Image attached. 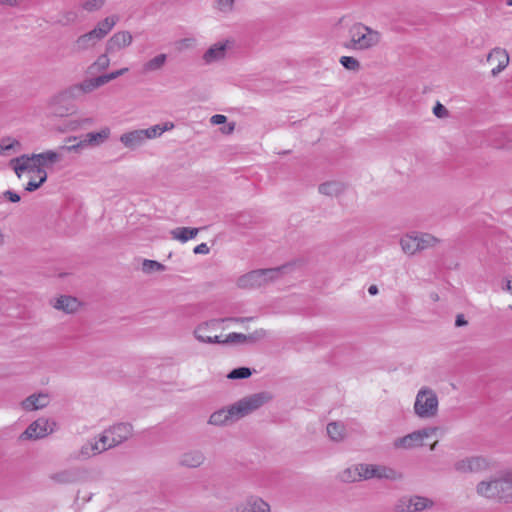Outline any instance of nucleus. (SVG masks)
I'll return each mask as SVG.
<instances>
[{"label": "nucleus", "mask_w": 512, "mask_h": 512, "mask_svg": "<svg viewBox=\"0 0 512 512\" xmlns=\"http://www.w3.org/2000/svg\"><path fill=\"white\" fill-rule=\"evenodd\" d=\"M433 113L438 118H444L448 116V110L441 103L437 102L433 108Z\"/></svg>", "instance_id": "obj_51"}, {"label": "nucleus", "mask_w": 512, "mask_h": 512, "mask_svg": "<svg viewBox=\"0 0 512 512\" xmlns=\"http://www.w3.org/2000/svg\"><path fill=\"white\" fill-rule=\"evenodd\" d=\"M48 167L49 166H41L36 170V173H33L35 178H38L37 184L27 183V185L25 186V191L33 192L40 188L42 184L46 182L48 175L45 168Z\"/></svg>", "instance_id": "obj_37"}, {"label": "nucleus", "mask_w": 512, "mask_h": 512, "mask_svg": "<svg viewBox=\"0 0 512 512\" xmlns=\"http://www.w3.org/2000/svg\"><path fill=\"white\" fill-rule=\"evenodd\" d=\"M455 470L461 473H469L470 472V464H469V458L462 459L457 461L454 464Z\"/></svg>", "instance_id": "obj_50"}, {"label": "nucleus", "mask_w": 512, "mask_h": 512, "mask_svg": "<svg viewBox=\"0 0 512 512\" xmlns=\"http://www.w3.org/2000/svg\"><path fill=\"white\" fill-rule=\"evenodd\" d=\"M105 3V0H86L82 7L88 12L99 10Z\"/></svg>", "instance_id": "obj_47"}, {"label": "nucleus", "mask_w": 512, "mask_h": 512, "mask_svg": "<svg viewBox=\"0 0 512 512\" xmlns=\"http://www.w3.org/2000/svg\"><path fill=\"white\" fill-rule=\"evenodd\" d=\"M128 71V68L125 67V68H121L119 70H116V71H113V72H110L108 74H104V75H100L102 80H103V83L104 85L107 84L108 82L124 75L126 72Z\"/></svg>", "instance_id": "obj_48"}, {"label": "nucleus", "mask_w": 512, "mask_h": 512, "mask_svg": "<svg viewBox=\"0 0 512 512\" xmlns=\"http://www.w3.org/2000/svg\"><path fill=\"white\" fill-rule=\"evenodd\" d=\"M487 62L495 65L491 70L492 76L495 77L508 66L509 55L505 49L497 47L489 52L487 55Z\"/></svg>", "instance_id": "obj_16"}, {"label": "nucleus", "mask_w": 512, "mask_h": 512, "mask_svg": "<svg viewBox=\"0 0 512 512\" xmlns=\"http://www.w3.org/2000/svg\"><path fill=\"white\" fill-rule=\"evenodd\" d=\"M100 41L97 34L91 30L76 38L72 45V52L76 54L83 53L94 48Z\"/></svg>", "instance_id": "obj_17"}, {"label": "nucleus", "mask_w": 512, "mask_h": 512, "mask_svg": "<svg viewBox=\"0 0 512 512\" xmlns=\"http://www.w3.org/2000/svg\"><path fill=\"white\" fill-rule=\"evenodd\" d=\"M479 496L500 502L512 503V469L501 472L489 480H483L476 486Z\"/></svg>", "instance_id": "obj_2"}, {"label": "nucleus", "mask_w": 512, "mask_h": 512, "mask_svg": "<svg viewBox=\"0 0 512 512\" xmlns=\"http://www.w3.org/2000/svg\"><path fill=\"white\" fill-rule=\"evenodd\" d=\"M132 41L133 36L129 31H118L107 40L105 50L107 54L113 55L130 46Z\"/></svg>", "instance_id": "obj_12"}, {"label": "nucleus", "mask_w": 512, "mask_h": 512, "mask_svg": "<svg viewBox=\"0 0 512 512\" xmlns=\"http://www.w3.org/2000/svg\"><path fill=\"white\" fill-rule=\"evenodd\" d=\"M4 197L13 203H17L20 201L19 194L11 190H7L6 192H4Z\"/></svg>", "instance_id": "obj_53"}, {"label": "nucleus", "mask_w": 512, "mask_h": 512, "mask_svg": "<svg viewBox=\"0 0 512 512\" xmlns=\"http://www.w3.org/2000/svg\"><path fill=\"white\" fill-rule=\"evenodd\" d=\"M438 444V441H435L431 446H430V450H435L436 448V445Z\"/></svg>", "instance_id": "obj_64"}, {"label": "nucleus", "mask_w": 512, "mask_h": 512, "mask_svg": "<svg viewBox=\"0 0 512 512\" xmlns=\"http://www.w3.org/2000/svg\"><path fill=\"white\" fill-rule=\"evenodd\" d=\"M327 433L331 440L335 442H340L344 440L346 436L345 425L341 422H330L327 425Z\"/></svg>", "instance_id": "obj_29"}, {"label": "nucleus", "mask_w": 512, "mask_h": 512, "mask_svg": "<svg viewBox=\"0 0 512 512\" xmlns=\"http://www.w3.org/2000/svg\"><path fill=\"white\" fill-rule=\"evenodd\" d=\"M467 324H468V322L464 318L463 314H459V315L456 316V320H455V326L456 327L466 326Z\"/></svg>", "instance_id": "obj_57"}, {"label": "nucleus", "mask_w": 512, "mask_h": 512, "mask_svg": "<svg viewBox=\"0 0 512 512\" xmlns=\"http://www.w3.org/2000/svg\"><path fill=\"white\" fill-rule=\"evenodd\" d=\"M53 307L57 310L70 314L78 310L79 301L75 297L62 295L55 300Z\"/></svg>", "instance_id": "obj_24"}, {"label": "nucleus", "mask_w": 512, "mask_h": 512, "mask_svg": "<svg viewBox=\"0 0 512 512\" xmlns=\"http://www.w3.org/2000/svg\"><path fill=\"white\" fill-rule=\"evenodd\" d=\"M234 129H235V123H231L227 127V130H223V132L226 133V134H230V133H232L234 131Z\"/></svg>", "instance_id": "obj_61"}, {"label": "nucleus", "mask_w": 512, "mask_h": 512, "mask_svg": "<svg viewBox=\"0 0 512 512\" xmlns=\"http://www.w3.org/2000/svg\"><path fill=\"white\" fill-rule=\"evenodd\" d=\"M198 232L199 228L177 227L171 231V236L173 239L184 243L190 239L195 238Z\"/></svg>", "instance_id": "obj_28"}, {"label": "nucleus", "mask_w": 512, "mask_h": 512, "mask_svg": "<svg viewBox=\"0 0 512 512\" xmlns=\"http://www.w3.org/2000/svg\"><path fill=\"white\" fill-rule=\"evenodd\" d=\"M340 63L345 69L349 71L357 72L361 68L360 62L351 56H342L340 58Z\"/></svg>", "instance_id": "obj_42"}, {"label": "nucleus", "mask_w": 512, "mask_h": 512, "mask_svg": "<svg viewBox=\"0 0 512 512\" xmlns=\"http://www.w3.org/2000/svg\"><path fill=\"white\" fill-rule=\"evenodd\" d=\"M285 268L286 266L284 265L276 268L257 269L250 271L238 278L237 285L242 289H255L265 286L279 279L282 270Z\"/></svg>", "instance_id": "obj_5"}, {"label": "nucleus", "mask_w": 512, "mask_h": 512, "mask_svg": "<svg viewBox=\"0 0 512 512\" xmlns=\"http://www.w3.org/2000/svg\"><path fill=\"white\" fill-rule=\"evenodd\" d=\"M246 342V335L242 333H230L220 344H239Z\"/></svg>", "instance_id": "obj_45"}, {"label": "nucleus", "mask_w": 512, "mask_h": 512, "mask_svg": "<svg viewBox=\"0 0 512 512\" xmlns=\"http://www.w3.org/2000/svg\"><path fill=\"white\" fill-rule=\"evenodd\" d=\"M469 464H470V472H480L488 468V461L480 456L476 457H470L469 458Z\"/></svg>", "instance_id": "obj_40"}, {"label": "nucleus", "mask_w": 512, "mask_h": 512, "mask_svg": "<svg viewBox=\"0 0 512 512\" xmlns=\"http://www.w3.org/2000/svg\"><path fill=\"white\" fill-rule=\"evenodd\" d=\"M437 431V428H424L414 431L394 441L395 448L411 449L423 445V440Z\"/></svg>", "instance_id": "obj_10"}, {"label": "nucleus", "mask_w": 512, "mask_h": 512, "mask_svg": "<svg viewBox=\"0 0 512 512\" xmlns=\"http://www.w3.org/2000/svg\"><path fill=\"white\" fill-rule=\"evenodd\" d=\"M272 399L269 392H259L244 397L227 408L213 412L208 423L215 426H227L256 411Z\"/></svg>", "instance_id": "obj_1"}, {"label": "nucleus", "mask_w": 512, "mask_h": 512, "mask_svg": "<svg viewBox=\"0 0 512 512\" xmlns=\"http://www.w3.org/2000/svg\"><path fill=\"white\" fill-rule=\"evenodd\" d=\"M93 440L99 447V454L116 447L113 445L110 435L106 433V429L98 436V438H94Z\"/></svg>", "instance_id": "obj_38"}, {"label": "nucleus", "mask_w": 512, "mask_h": 512, "mask_svg": "<svg viewBox=\"0 0 512 512\" xmlns=\"http://www.w3.org/2000/svg\"><path fill=\"white\" fill-rule=\"evenodd\" d=\"M21 404L26 411L42 409L49 404V396L45 393L32 394L24 399Z\"/></svg>", "instance_id": "obj_21"}, {"label": "nucleus", "mask_w": 512, "mask_h": 512, "mask_svg": "<svg viewBox=\"0 0 512 512\" xmlns=\"http://www.w3.org/2000/svg\"><path fill=\"white\" fill-rule=\"evenodd\" d=\"M417 241H419V252L428 248H432L440 243V239L429 233H416Z\"/></svg>", "instance_id": "obj_35"}, {"label": "nucleus", "mask_w": 512, "mask_h": 512, "mask_svg": "<svg viewBox=\"0 0 512 512\" xmlns=\"http://www.w3.org/2000/svg\"><path fill=\"white\" fill-rule=\"evenodd\" d=\"M55 422L46 418H38L32 422L19 436L20 440H37L44 438L54 431Z\"/></svg>", "instance_id": "obj_8"}, {"label": "nucleus", "mask_w": 512, "mask_h": 512, "mask_svg": "<svg viewBox=\"0 0 512 512\" xmlns=\"http://www.w3.org/2000/svg\"><path fill=\"white\" fill-rule=\"evenodd\" d=\"M503 289H505L507 291H512V281L511 280H507L506 281V285H505V287Z\"/></svg>", "instance_id": "obj_62"}, {"label": "nucleus", "mask_w": 512, "mask_h": 512, "mask_svg": "<svg viewBox=\"0 0 512 512\" xmlns=\"http://www.w3.org/2000/svg\"><path fill=\"white\" fill-rule=\"evenodd\" d=\"M96 455H99V447L97 446V443H95L92 439L81 446L75 459L86 460Z\"/></svg>", "instance_id": "obj_31"}, {"label": "nucleus", "mask_w": 512, "mask_h": 512, "mask_svg": "<svg viewBox=\"0 0 512 512\" xmlns=\"http://www.w3.org/2000/svg\"><path fill=\"white\" fill-rule=\"evenodd\" d=\"M80 477L79 470L76 468H69L52 473L49 478L57 484H71L78 481Z\"/></svg>", "instance_id": "obj_23"}, {"label": "nucleus", "mask_w": 512, "mask_h": 512, "mask_svg": "<svg viewBox=\"0 0 512 512\" xmlns=\"http://www.w3.org/2000/svg\"><path fill=\"white\" fill-rule=\"evenodd\" d=\"M206 460L204 453L200 450H189L179 457V465L186 468H198Z\"/></svg>", "instance_id": "obj_18"}, {"label": "nucleus", "mask_w": 512, "mask_h": 512, "mask_svg": "<svg viewBox=\"0 0 512 512\" xmlns=\"http://www.w3.org/2000/svg\"><path fill=\"white\" fill-rule=\"evenodd\" d=\"M166 61H167L166 54L162 53V54L156 55L155 57H153L152 59H150L149 61H147L143 64V67H142L143 73H149V72L161 70L164 67V65L166 64Z\"/></svg>", "instance_id": "obj_30"}, {"label": "nucleus", "mask_w": 512, "mask_h": 512, "mask_svg": "<svg viewBox=\"0 0 512 512\" xmlns=\"http://www.w3.org/2000/svg\"><path fill=\"white\" fill-rule=\"evenodd\" d=\"M375 470V478L378 479H388V480H400L402 479V474L397 472L395 469L382 466V465H374Z\"/></svg>", "instance_id": "obj_33"}, {"label": "nucleus", "mask_w": 512, "mask_h": 512, "mask_svg": "<svg viewBox=\"0 0 512 512\" xmlns=\"http://www.w3.org/2000/svg\"><path fill=\"white\" fill-rule=\"evenodd\" d=\"M241 512H271V507L261 497L251 495L242 502Z\"/></svg>", "instance_id": "obj_19"}, {"label": "nucleus", "mask_w": 512, "mask_h": 512, "mask_svg": "<svg viewBox=\"0 0 512 512\" xmlns=\"http://www.w3.org/2000/svg\"><path fill=\"white\" fill-rule=\"evenodd\" d=\"M209 251H210V249L206 243H201V244L197 245L193 250V252L195 254H208Z\"/></svg>", "instance_id": "obj_55"}, {"label": "nucleus", "mask_w": 512, "mask_h": 512, "mask_svg": "<svg viewBox=\"0 0 512 512\" xmlns=\"http://www.w3.org/2000/svg\"><path fill=\"white\" fill-rule=\"evenodd\" d=\"M142 270L145 273H152L165 270V266L155 260L145 259L142 264Z\"/></svg>", "instance_id": "obj_43"}, {"label": "nucleus", "mask_w": 512, "mask_h": 512, "mask_svg": "<svg viewBox=\"0 0 512 512\" xmlns=\"http://www.w3.org/2000/svg\"><path fill=\"white\" fill-rule=\"evenodd\" d=\"M252 375V370L248 367H238L229 372L227 378L236 379H247Z\"/></svg>", "instance_id": "obj_41"}, {"label": "nucleus", "mask_w": 512, "mask_h": 512, "mask_svg": "<svg viewBox=\"0 0 512 512\" xmlns=\"http://www.w3.org/2000/svg\"><path fill=\"white\" fill-rule=\"evenodd\" d=\"M15 146H20L19 141L11 138H3L0 142V155H8V152Z\"/></svg>", "instance_id": "obj_44"}, {"label": "nucleus", "mask_w": 512, "mask_h": 512, "mask_svg": "<svg viewBox=\"0 0 512 512\" xmlns=\"http://www.w3.org/2000/svg\"><path fill=\"white\" fill-rule=\"evenodd\" d=\"M357 469L359 472V481L375 478L374 464L360 463L357 464Z\"/></svg>", "instance_id": "obj_39"}, {"label": "nucleus", "mask_w": 512, "mask_h": 512, "mask_svg": "<svg viewBox=\"0 0 512 512\" xmlns=\"http://www.w3.org/2000/svg\"><path fill=\"white\" fill-rule=\"evenodd\" d=\"M103 85V80L99 75L94 78H87L78 84L70 86L67 88V93L70 94V96L73 98L77 99L85 94L91 93Z\"/></svg>", "instance_id": "obj_14"}, {"label": "nucleus", "mask_w": 512, "mask_h": 512, "mask_svg": "<svg viewBox=\"0 0 512 512\" xmlns=\"http://www.w3.org/2000/svg\"><path fill=\"white\" fill-rule=\"evenodd\" d=\"M350 41L345 47L352 50H367L380 42V33L372 28L356 23L349 30Z\"/></svg>", "instance_id": "obj_4"}, {"label": "nucleus", "mask_w": 512, "mask_h": 512, "mask_svg": "<svg viewBox=\"0 0 512 512\" xmlns=\"http://www.w3.org/2000/svg\"><path fill=\"white\" fill-rule=\"evenodd\" d=\"M174 124L172 122H166L164 125H154L147 129H142L145 140L153 139L161 136L164 132L172 130Z\"/></svg>", "instance_id": "obj_32"}, {"label": "nucleus", "mask_w": 512, "mask_h": 512, "mask_svg": "<svg viewBox=\"0 0 512 512\" xmlns=\"http://www.w3.org/2000/svg\"><path fill=\"white\" fill-rule=\"evenodd\" d=\"M220 319H211L209 321L199 324L194 330L195 338L202 343L207 344H220L221 338L218 335L212 336L211 334L217 330Z\"/></svg>", "instance_id": "obj_11"}, {"label": "nucleus", "mask_w": 512, "mask_h": 512, "mask_svg": "<svg viewBox=\"0 0 512 512\" xmlns=\"http://www.w3.org/2000/svg\"><path fill=\"white\" fill-rule=\"evenodd\" d=\"M400 245L404 253L414 255L419 252V241H417L416 233L406 234L400 240Z\"/></svg>", "instance_id": "obj_27"}, {"label": "nucleus", "mask_w": 512, "mask_h": 512, "mask_svg": "<svg viewBox=\"0 0 512 512\" xmlns=\"http://www.w3.org/2000/svg\"><path fill=\"white\" fill-rule=\"evenodd\" d=\"M439 400L434 390L429 387L421 388L415 399L414 412L423 419L433 418L438 413Z\"/></svg>", "instance_id": "obj_7"}, {"label": "nucleus", "mask_w": 512, "mask_h": 512, "mask_svg": "<svg viewBox=\"0 0 512 512\" xmlns=\"http://www.w3.org/2000/svg\"><path fill=\"white\" fill-rule=\"evenodd\" d=\"M368 292L370 295H376L378 293V287L376 285H371L368 288Z\"/></svg>", "instance_id": "obj_59"}, {"label": "nucleus", "mask_w": 512, "mask_h": 512, "mask_svg": "<svg viewBox=\"0 0 512 512\" xmlns=\"http://www.w3.org/2000/svg\"><path fill=\"white\" fill-rule=\"evenodd\" d=\"M118 21L119 17L117 15L108 16L100 22H98L96 27L92 30L97 34L100 40H103L114 28Z\"/></svg>", "instance_id": "obj_25"}, {"label": "nucleus", "mask_w": 512, "mask_h": 512, "mask_svg": "<svg viewBox=\"0 0 512 512\" xmlns=\"http://www.w3.org/2000/svg\"><path fill=\"white\" fill-rule=\"evenodd\" d=\"M229 41L213 44L203 55L206 64L219 61L225 57Z\"/></svg>", "instance_id": "obj_22"}, {"label": "nucleus", "mask_w": 512, "mask_h": 512, "mask_svg": "<svg viewBox=\"0 0 512 512\" xmlns=\"http://www.w3.org/2000/svg\"><path fill=\"white\" fill-rule=\"evenodd\" d=\"M16 3H17V0H0L1 5L14 6V5H16Z\"/></svg>", "instance_id": "obj_58"}, {"label": "nucleus", "mask_w": 512, "mask_h": 512, "mask_svg": "<svg viewBox=\"0 0 512 512\" xmlns=\"http://www.w3.org/2000/svg\"><path fill=\"white\" fill-rule=\"evenodd\" d=\"M433 501L423 496H403L397 500L394 510L396 512H420L431 508Z\"/></svg>", "instance_id": "obj_9"}, {"label": "nucleus", "mask_w": 512, "mask_h": 512, "mask_svg": "<svg viewBox=\"0 0 512 512\" xmlns=\"http://www.w3.org/2000/svg\"><path fill=\"white\" fill-rule=\"evenodd\" d=\"M358 476L357 465H353L342 470L338 475V479L343 483H354L359 482Z\"/></svg>", "instance_id": "obj_36"}, {"label": "nucleus", "mask_w": 512, "mask_h": 512, "mask_svg": "<svg viewBox=\"0 0 512 512\" xmlns=\"http://www.w3.org/2000/svg\"><path fill=\"white\" fill-rule=\"evenodd\" d=\"M4 242H5V235L2 232V230L0 229V247L4 244Z\"/></svg>", "instance_id": "obj_63"}, {"label": "nucleus", "mask_w": 512, "mask_h": 512, "mask_svg": "<svg viewBox=\"0 0 512 512\" xmlns=\"http://www.w3.org/2000/svg\"><path fill=\"white\" fill-rule=\"evenodd\" d=\"M69 99L74 98L67 93V89L51 97L48 102L50 112L59 117L69 115L72 110V107L66 103Z\"/></svg>", "instance_id": "obj_13"}, {"label": "nucleus", "mask_w": 512, "mask_h": 512, "mask_svg": "<svg viewBox=\"0 0 512 512\" xmlns=\"http://www.w3.org/2000/svg\"><path fill=\"white\" fill-rule=\"evenodd\" d=\"M235 0H216V9L222 13L228 14L234 10Z\"/></svg>", "instance_id": "obj_46"}, {"label": "nucleus", "mask_w": 512, "mask_h": 512, "mask_svg": "<svg viewBox=\"0 0 512 512\" xmlns=\"http://www.w3.org/2000/svg\"><path fill=\"white\" fill-rule=\"evenodd\" d=\"M266 336V331L264 329H258L253 333L246 335V342L255 343L258 340L263 339Z\"/></svg>", "instance_id": "obj_49"}, {"label": "nucleus", "mask_w": 512, "mask_h": 512, "mask_svg": "<svg viewBox=\"0 0 512 512\" xmlns=\"http://www.w3.org/2000/svg\"><path fill=\"white\" fill-rule=\"evenodd\" d=\"M93 123V119L92 118H84L80 121H73L70 123L69 125V128L70 130H76L78 129L79 127L81 126H87V125H91Z\"/></svg>", "instance_id": "obj_52"}, {"label": "nucleus", "mask_w": 512, "mask_h": 512, "mask_svg": "<svg viewBox=\"0 0 512 512\" xmlns=\"http://www.w3.org/2000/svg\"><path fill=\"white\" fill-rule=\"evenodd\" d=\"M62 151L47 150L39 154H23L19 157L10 160V166L15 171L18 178L23 173H36V170L41 166H52L53 164L61 161Z\"/></svg>", "instance_id": "obj_3"}, {"label": "nucleus", "mask_w": 512, "mask_h": 512, "mask_svg": "<svg viewBox=\"0 0 512 512\" xmlns=\"http://www.w3.org/2000/svg\"><path fill=\"white\" fill-rule=\"evenodd\" d=\"M109 55L105 51L103 54L99 55L97 59L89 65L88 73L89 74H97L104 70H106L110 66Z\"/></svg>", "instance_id": "obj_34"}, {"label": "nucleus", "mask_w": 512, "mask_h": 512, "mask_svg": "<svg viewBox=\"0 0 512 512\" xmlns=\"http://www.w3.org/2000/svg\"><path fill=\"white\" fill-rule=\"evenodd\" d=\"M142 129L129 131L120 136V142L129 149H136L145 143Z\"/></svg>", "instance_id": "obj_20"}, {"label": "nucleus", "mask_w": 512, "mask_h": 512, "mask_svg": "<svg viewBox=\"0 0 512 512\" xmlns=\"http://www.w3.org/2000/svg\"><path fill=\"white\" fill-rule=\"evenodd\" d=\"M210 121L213 125H220L227 121V117L225 115L216 114L211 117Z\"/></svg>", "instance_id": "obj_54"}, {"label": "nucleus", "mask_w": 512, "mask_h": 512, "mask_svg": "<svg viewBox=\"0 0 512 512\" xmlns=\"http://www.w3.org/2000/svg\"><path fill=\"white\" fill-rule=\"evenodd\" d=\"M346 189L344 183L339 181H328L319 185V192L326 196H339Z\"/></svg>", "instance_id": "obj_26"}, {"label": "nucleus", "mask_w": 512, "mask_h": 512, "mask_svg": "<svg viewBox=\"0 0 512 512\" xmlns=\"http://www.w3.org/2000/svg\"><path fill=\"white\" fill-rule=\"evenodd\" d=\"M251 319L252 318H249V317H229V318L220 319V322L232 321V322H237V323H243V322L249 321Z\"/></svg>", "instance_id": "obj_56"}, {"label": "nucleus", "mask_w": 512, "mask_h": 512, "mask_svg": "<svg viewBox=\"0 0 512 512\" xmlns=\"http://www.w3.org/2000/svg\"><path fill=\"white\" fill-rule=\"evenodd\" d=\"M242 503L230 508L227 512H241Z\"/></svg>", "instance_id": "obj_60"}, {"label": "nucleus", "mask_w": 512, "mask_h": 512, "mask_svg": "<svg viewBox=\"0 0 512 512\" xmlns=\"http://www.w3.org/2000/svg\"><path fill=\"white\" fill-rule=\"evenodd\" d=\"M110 136V129L104 127L98 132L87 133L82 139L76 136H70L66 139L69 145H62L59 150L64 152L79 153L84 147H97L103 144Z\"/></svg>", "instance_id": "obj_6"}, {"label": "nucleus", "mask_w": 512, "mask_h": 512, "mask_svg": "<svg viewBox=\"0 0 512 512\" xmlns=\"http://www.w3.org/2000/svg\"><path fill=\"white\" fill-rule=\"evenodd\" d=\"M106 433L110 435L113 445L119 446L132 436L133 426L130 423H116L106 428Z\"/></svg>", "instance_id": "obj_15"}]
</instances>
